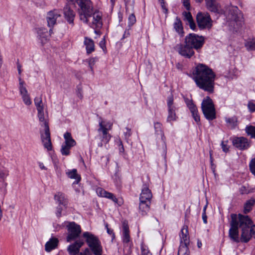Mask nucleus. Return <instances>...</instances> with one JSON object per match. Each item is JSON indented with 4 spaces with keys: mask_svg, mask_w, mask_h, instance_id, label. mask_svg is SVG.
<instances>
[{
    "mask_svg": "<svg viewBox=\"0 0 255 255\" xmlns=\"http://www.w3.org/2000/svg\"><path fill=\"white\" fill-rule=\"evenodd\" d=\"M154 126H155V128L156 129H157V128H160V123H156V124H155Z\"/></svg>",
    "mask_w": 255,
    "mask_h": 255,
    "instance_id": "63",
    "label": "nucleus"
},
{
    "mask_svg": "<svg viewBox=\"0 0 255 255\" xmlns=\"http://www.w3.org/2000/svg\"><path fill=\"white\" fill-rule=\"evenodd\" d=\"M96 192L99 196L110 199L114 202L117 203L118 199L112 193L108 192L101 188H98Z\"/></svg>",
    "mask_w": 255,
    "mask_h": 255,
    "instance_id": "25",
    "label": "nucleus"
},
{
    "mask_svg": "<svg viewBox=\"0 0 255 255\" xmlns=\"http://www.w3.org/2000/svg\"><path fill=\"white\" fill-rule=\"evenodd\" d=\"M100 44L101 47L102 48H103V47L104 46V45H105L104 42H103V41H101V42H100Z\"/></svg>",
    "mask_w": 255,
    "mask_h": 255,
    "instance_id": "64",
    "label": "nucleus"
},
{
    "mask_svg": "<svg viewBox=\"0 0 255 255\" xmlns=\"http://www.w3.org/2000/svg\"><path fill=\"white\" fill-rule=\"evenodd\" d=\"M246 131L248 134L250 135L252 137L255 138V127L254 126H249L246 128Z\"/></svg>",
    "mask_w": 255,
    "mask_h": 255,
    "instance_id": "41",
    "label": "nucleus"
},
{
    "mask_svg": "<svg viewBox=\"0 0 255 255\" xmlns=\"http://www.w3.org/2000/svg\"><path fill=\"white\" fill-rule=\"evenodd\" d=\"M84 242L83 240L78 239L75 243L70 245L67 250L70 255H92L90 250L86 249L83 253H80V248L84 245Z\"/></svg>",
    "mask_w": 255,
    "mask_h": 255,
    "instance_id": "7",
    "label": "nucleus"
},
{
    "mask_svg": "<svg viewBox=\"0 0 255 255\" xmlns=\"http://www.w3.org/2000/svg\"><path fill=\"white\" fill-rule=\"evenodd\" d=\"M245 46L248 51L255 50V38H249L245 43Z\"/></svg>",
    "mask_w": 255,
    "mask_h": 255,
    "instance_id": "34",
    "label": "nucleus"
},
{
    "mask_svg": "<svg viewBox=\"0 0 255 255\" xmlns=\"http://www.w3.org/2000/svg\"><path fill=\"white\" fill-rule=\"evenodd\" d=\"M129 35H130V33L129 31V29H126L124 35H123V38L128 37Z\"/></svg>",
    "mask_w": 255,
    "mask_h": 255,
    "instance_id": "57",
    "label": "nucleus"
},
{
    "mask_svg": "<svg viewBox=\"0 0 255 255\" xmlns=\"http://www.w3.org/2000/svg\"><path fill=\"white\" fill-rule=\"evenodd\" d=\"M76 3L79 6L78 13L80 20L88 23L94 12L92 2L91 0H76Z\"/></svg>",
    "mask_w": 255,
    "mask_h": 255,
    "instance_id": "2",
    "label": "nucleus"
},
{
    "mask_svg": "<svg viewBox=\"0 0 255 255\" xmlns=\"http://www.w3.org/2000/svg\"><path fill=\"white\" fill-rule=\"evenodd\" d=\"M205 38L202 36H199L194 33H190L186 36L185 43L190 46L193 49L198 50L203 45Z\"/></svg>",
    "mask_w": 255,
    "mask_h": 255,
    "instance_id": "6",
    "label": "nucleus"
},
{
    "mask_svg": "<svg viewBox=\"0 0 255 255\" xmlns=\"http://www.w3.org/2000/svg\"><path fill=\"white\" fill-rule=\"evenodd\" d=\"M126 130L127 131L126 132H125V136L126 137H128L131 133H130V129L128 128H126Z\"/></svg>",
    "mask_w": 255,
    "mask_h": 255,
    "instance_id": "55",
    "label": "nucleus"
},
{
    "mask_svg": "<svg viewBox=\"0 0 255 255\" xmlns=\"http://www.w3.org/2000/svg\"><path fill=\"white\" fill-rule=\"evenodd\" d=\"M160 4H161V6L162 8L165 10V12L167 13V9L165 7V3H164L163 0H161Z\"/></svg>",
    "mask_w": 255,
    "mask_h": 255,
    "instance_id": "56",
    "label": "nucleus"
},
{
    "mask_svg": "<svg viewBox=\"0 0 255 255\" xmlns=\"http://www.w3.org/2000/svg\"><path fill=\"white\" fill-rule=\"evenodd\" d=\"M123 242L124 243H128L130 241V236L129 234V229L128 223L126 221L123 222Z\"/></svg>",
    "mask_w": 255,
    "mask_h": 255,
    "instance_id": "29",
    "label": "nucleus"
},
{
    "mask_svg": "<svg viewBox=\"0 0 255 255\" xmlns=\"http://www.w3.org/2000/svg\"><path fill=\"white\" fill-rule=\"evenodd\" d=\"M139 212L142 216H144L147 214V213L149 210L151 202H146V201H144L142 200H139Z\"/></svg>",
    "mask_w": 255,
    "mask_h": 255,
    "instance_id": "26",
    "label": "nucleus"
},
{
    "mask_svg": "<svg viewBox=\"0 0 255 255\" xmlns=\"http://www.w3.org/2000/svg\"><path fill=\"white\" fill-rule=\"evenodd\" d=\"M239 226L242 229L241 240L243 242L247 243L251 238L250 228H252L253 222L248 216L239 215L238 221Z\"/></svg>",
    "mask_w": 255,
    "mask_h": 255,
    "instance_id": "3",
    "label": "nucleus"
},
{
    "mask_svg": "<svg viewBox=\"0 0 255 255\" xmlns=\"http://www.w3.org/2000/svg\"><path fill=\"white\" fill-rule=\"evenodd\" d=\"M206 6L210 11L219 13L221 11V8L217 1V0H206Z\"/></svg>",
    "mask_w": 255,
    "mask_h": 255,
    "instance_id": "23",
    "label": "nucleus"
},
{
    "mask_svg": "<svg viewBox=\"0 0 255 255\" xmlns=\"http://www.w3.org/2000/svg\"><path fill=\"white\" fill-rule=\"evenodd\" d=\"M162 148H163V152L164 154L166 153V145L165 141V137L163 135L162 136Z\"/></svg>",
    "mask_w": 255,
    "mask_h": 255,
    "instance_id": "51",
    "label": "nucleus"
},
{
    "mask_svg": "<svg viewBox=\"0 0 255 255\" xmlns=\"http://www.w3.org/2000/svg\"><path fill=\"white\" fill-rule=\"evenodd\" d=\"M180 244H184L185 245H189L190 241L188 236V227L184 226L181 230L180 234Z\"/></svg>",
    "mask_w": 255,
    "mask_h": 255,
    "instance_id": "24",
    "label": "nucleus"
},
{
    "mask_svg": "<svg viewBox=\"0 0 255 255\" xmlns=\"http://www.w3.org/2000/svg\"><path fill=\"white\" fill-rule=\"evenodd\" d=\"M89 25L93 28H99L102 26L101 14L99 12H93L92 17L89 18Z\"/></svg>",
    "mask_w": 255,
    "mask_h": 255,
    "instance_id": "19",
    "label": "nucleus"
},
{
    "mask_svg": "<svg viewBox=\"0 0 255 255\" xmlns=\"http://www.w3.org/2000/svg\"><path fill=\"white\" fill-rule=\"evenodd\" d=\"M61 17V12L58 9L49 11L47 14L46 20L49 27H53L56 23L58 18Z\"/></svg>",
    "mask_w": 255,
    "mask_h": 255,
    "instance_id": "15",
    "label": "nucleus"
},
{
    "mask_svg": "<svg viewBox=\"0 0 255 255\" xmlns=\"http://www.w3.org/2000/svg\"><path fill=\"white\" fill-rule=\"evenodd\" d=\"M21 66L19 64H17V69H18L19 74H20L21 72Z\"/></svg>",
    "mask_w": 255,
    "mask_h": 255,
    "instance_id": "62",
    "label": "nucleus"
},
{
    "mask_svg": "<svg viewBox=\"0 0 255 255\" xmlns=\"http://www.w3.org/2000/svg\"><path fill=\"white\" fill-rule=\"evenodd\" d=\"M228 143V140L223 141L221 143L222 150L225 152H227L229 151V146Z\"/></svg>",
    "mask_w": 255,
    "mask_h": 255,
    "instance_id": "45",
    "label": "nucleus"
},
{
    "mask_svg": "<svg viewBox=\"0 0 255 255\" xmlns=\"http://www.w3.org/2000/svg\"><path fill=\"white\" fill-rule=\"evenodd\" d=\"M198 25L200 29L210 28L212 21L207 13L199 12L196 16Z\"/></svg>",
    "mask_w": 255,
    "mask_h": 255,
    "instance_id": "10",
    "label": "nucleus"
},
{
    "mask_svg": "<svg viewBox=\"0 0 255 255\" xmlns=\"http://www.w3.org/2000/svg\"><path fill=\"white\" fill-rule=\"evenodd\" d=\"M185 102L192 113V116L194 120L197 124H199L200 120L196 106L193 104V101L191 100L186 99Z\"/></svg>",
    "mask_w": 255,
    "mask_h": 255,
    "instance_id": "21",
    "label": "nucleus"
},
{
    "mask_svg": "<svg viewBox=\"0 0 255 255\" xmlns=\"http://www.w3.org/2000/svg\"><path fill=\"white\" fill-rule=\"evenodd\" d=\"M83 236L93 254L95 255H102V248L97 237L88 232H84Z\"/></svg>",
    "mask_w": 255,
    "mask_h": 255,
    "instance_id": "4",
    "label": "nucleus"
},
{
    "mask_svg": "<svg viewBox=\"0 0 255 255\" xmlns=\"http://www.w3.org/2000/svg\"><path fill=\"white\" fill-rule=\"evenodd\" d=\"M249 167L252 173L255 175V158L251 160L249 164Z\"/></svg>",
    "mask_w": 255,
    "mask_h": 255,
    "instance_id": "43",
    "label": "nucleus"
},
{
    "mask_svg": "<svg viewBox=\"0 0 255 255\" xmlns=\"http://www.w3.org/2000/svg\"><path fill=\"white\" fill-rule=\"evenodd\" d=\"M106 228H107V232L110 235H113V236H114V234L113 233V230H111L108 227V225H106Z\"/></svg>",
    "mask_w": 255,
    "mask_h": 255,
    "instance_id": "60",
    "label": "nucleus"
},
{
    "mask_svg": "<svg viewBox=\"0 0 255 255\" xmlns=\"http://www.w3.org/2000/svg\"><path fill=\"white\" fill-rule=\"evenodd\" d=\"M188 24L189 25V26L192 29H194L196 27V24L194 22V21L193 20H192L191 21H189L188 22Z\"/></svg>",
    "mask_w": 255,
    "mask_h": 255,
    "instance_id": "54",
    "label": "nucleus"
},
{
    "mask_svg": "<svg viewBox=\"0 0 255 255\" xmlns=\"http://www.w3.org/2000/svg\"><path fill=\"white\" fill-rule=\"evenodd\" d=\"M19 91L22 96L23 101L26 105H30L31 104V100L29 95L28 94L27 91L24 86V82L22 81L20 77L19 78Z\"/></svg>",
    "mask_w": 255,
    "mask_h": 255,
    "instance_id": "20",
    "label": "nucleus"
},
{
    "mask_svg": "<svg viewBox=\"0 0 255 255\" xmlns=\"http://www.w3.org/2000/svg\"><path fill=\"white\" fill-rule=\"evenodd\" d=\"M183 14L184 16L185 19L188 22L191 21L193 20L190 12H184L183 13Z\"/></svg>",
    "mask_w": 255,
    "mask_h": 255,
    "instance_id": "47",
    "label": "nucleus"
},
{
    "mask_svg": "<svg viewBox=\"0 0 255 255\" xmlns=\"http://www.w3.org/2000/svg\"><path fill=\"white\" fill-rule=\"evenodd\" d=\"M131 253V250L130 247L128 248L127 253H126L124 255H130Z\"/></svg>",
    "mask_w": 255,
    "mask_h": 255,
    "instance_id": "61",
    "label": "nucleus"
},
{
    "mask_svg": "<svg viewBox=\"0 0 255 255\" xmlns=\"http://www.w3.org/2000/svg\"><path fill=\"white\" fill-rule=\"evenodd\" d=\"M248 108L250 112L255 111V104L252 102H249L248 105Z\"/></svg>",
    "mask_w": 255,
    "mask_h": 255,
    "instance_id": "49",
    "label": "nucleus"
},
{
    "mask_svg": "<svg viewBox=\"0 0 255 255\" xmlns=\"http://www.w3.org/2000/svg\"><path fill=\"white\" fill-rule=\"evenodd\" d=\"M55 200L58 203L59 205L65 206L67 203L64 194L62 193L58 192L54 196Z\"/></svg>",
    "mask_w": 255,
    "mask_h": 255,
    "instance_id": "35",
    "label": "nucleus"
},
{
    "mask_svg": "<svg viewBox=\"0 0 255 255\" xmlns=\"http://www.w3.org/2000/svg\"><path fill=\"white\" fill-rule=\"evenodd\" d=\"M64 14L66 19L69 23H72L75 17V13L74 11L68 6H66L64 8Z\"/></svg>",
    "mask_w": 255,
    "mask_h": 255,
    "instance_id": "28",
    "label": "nucleus"
},
{
    "mask_svg": "<svg viewBox=\"0 0 255 255\" xmlns=\"http://www.w3.org/2000/svg\"><path fill=\"white\" fill-rule=\"evenodd\" d=\"M226 122L227 126L231 128H234L237 125V119L235 117L226 118Z\"/></svg>",
    "mask_w": 255,
    "mask_h": 255,
    "instance_id": "37",
    "label": "nucleus"
},
{
    "mask_svg": "<svg viewBox=\"0 0 255 255\" xmlns=\"http://www.w3.org/2000/svg\"><path fill=\"white\" fill-rule=\"evenodd\" d=\"M128 21L129 26H131L136 21L135 15L133 14H131L128 17Z\"/></svg>",
    "mask_w": 255,
    "mask_h": 255,
    "instance_id": "44",
    "label": "nucleus"
},
{
    "mask_svg": "<svg viewBox=\"0 0 255 255\" xmlns=\"http://www.w3.org/2000/svg\"><path fill=\"white\" fill-rule=\"evenodd\" d=\"M201 108L205 117L209 121L216 118V111L212 99L206 97L202 103Z\"/></svg>",
    "mask_w": 255,
    "mask_h": 255,
    "instance_id": "5",
    "label": "nucleus"
},
{
    "mask_svg": "<svg viewBox=\"0 0 255 255\" xmlns=\"http://www.w3.org/2000/svg\"><path fill=\"white\" fill-rule=\"evenodd\" d=\"M59 241L56 238H52L48 241L45 245V251L47 252L51 251L52 250L55 249L58 246Z\"/></svg>",
    "mask_w": 255,
    "mask_h": 255,
    "instance_id": "27",
    "label": "nucleus"
},
{
    "mask_svg": "<svg viewBox=\"0 0 255 255\" xmlns=\"http://www.w3.org/2000/svg\"><path fill=\"white\" fill-rule=\"evenodd\" d=\"M177 48L181 55L187 58H190L194 54L193 49L190 46L187 45V43L178 45Z\"/></svg>",
    "mask_w": 255,
    "mask_h": 255,
    "instance_id": "17",
    "label": "nucleus"
},
{
    "mask_svg": "<svg viewBox=\"0 0 255 255\" xmlns=\"http://www.w3.org/2000/svg\"><path fill=\"white\" fill-rule=\"evenodd\" d=\"M255 204V200L254 198H251L250 200L246 201L244 205V212L245 214L249 213L252 210L253 207Z\"/></svg>",
    "mask_w": 255,
    "mask_h": 255,
    "instance_id": "33",
    "label": "nucleus"
},
{
    "mask_svg": "<svg viewBox=\"0 0 255 255\" xmlns=\"http://www.w3.org/2000/svg\"><path fill=\"white\" fill-rule=\"evenodd\" d=\"M34 104L37 111L44 109V105L42 104V99L41 98H35L34 99Z\"/></svg>",
    "mask_w": 255,
    "mask_h": 255,
    "instance_id": "40",
    "label": "nucleus"
},
{
    "mask_svg": "<svg viewBox=\"0 0 255 255\" xmlns=\"http://www.w3.org/2000/svg\"><path fill=\"white\" fill-rule=\"evenodd\" d=\"M232 142L236 147L240 150L247 149L250 146V143L248 140L244 137H237L233 139Z\"/></svg>",
    "mask_w": 255,
    "mask_h": 255,
    "instance_id": "18",
    "label": "nucleus"
},
{
    "mask_svg": "<svg viewBox=\"0 0 255 255\" xmlns=\"http://www.w3.org/2000/svg\"><path fill=\"white\" fill-rule=\"evenodd\" d=\"M229 18L235 21L237 25L240 26L243 23V16L241 11L236 6H230L228 8Z\"/></svg>",
    "mask_w": 255,
    "mask_h": 255,
    "instance_id": "11",
    "label": "nucleus"
},
{
    "mask_svg": "<svg viewBox=\"0 0 255 255\" xmlns=\"http://www.w3.org/2000/svg\"><path fill=\"white\" fill-rule=\"evenodd\" d=\"M51 31L52 29L50 28L49 30V34H51ZM37 33L39 37L41 38H46L49 35L47 30L44 28H38L37 30Z\"/></svg>",
    "mask_w": 255,
    "mask_h": 255,
    "instance_id": "38",
    "label": "nucleus"
},
{
    "mask_svg": "<svg viewBox=\"0 0 255 255\" xmlns=\"http://www.w3.org/2000/svg\"><path fill=\"white\" fill-rule=\"evenodd\" d=\"M41 138L44 147L48 151L52 150V146L50 139V133L49 126L46 125L44 133L41 132Z\"/></svg>",
    "mask_w": 255,
    "mask_h": 255,
    "instance_id": "14",
    "label": "nucleus"
},
{
    "mask_svg": "<svg viewBox=\"0 0 255 255\" xmlns=\"http://www.w3.org/2000/svg\"><path fill=\"white\" fill-rule=\"evenodd\" d=\"M194 80L200 89L212 93L214 91L216 75L207 66L199 64L193 72Z\"/></svg>",
    "mask_w": 255,
    "mask_h": 255,
    "instance_id": "1",
    "label": "nucleus"
},
{
    "mask_svg": "<svg viewBox=\"0 0 255 255\" xmlns=\"http://www.w3.org/2000/svg\"><path fill=\"white\" fill-rule=\"evenodd\" d=\"M97 61V58H91L86 60L88 63L89 66L92 71H93V66Z\"/></svg>",
    "mask_w": 255,
    "mask_h": 255,
    "instance_id": "42",
    "label": "nucleus"
},
{
    "mask_svg": "<svg viewBox=\"0 0 255 255\" xmlns=\"http://www.w3.org/2000/svg\"><path fill=\"white\" fill-rule=\"evenodd\" d=\"M141 255H151V253L149 251L147 248L143 245L141 246Z\"/></svg>",
    "mask_w": 255,
    "mask_h": 255,
    "instance_id": "46",
    "label": "nucleus"
},
{
    "mask_svg": "<svg viewBox=\"0 0 255 255\" xmlns=\"http://www.w3.org/2000/svg\"><path fill=\"white\" fill-rule=\"evenodd\" d=\"M173 25L175 31L178 33V34H181L182 36V34L183 33V26L181 21L178 17H176L174 22Z\"/></svg>",
    "mask_w": 255,
    "mask_h": 255,
    "instance_id": "32",
    "label": "nucleus"
},
{
    "mask_svg": "<svg viewBox=\"0 0 255 255\" xmlns=\"http://www.w3.org/2000/svg\"><path fill=\"white\" fill-rule=\"evenodd\" d=\"M68 234L67 237V241L68 242L75 240L79 236L81 233L80 225L74 222H71L67 226Z\"/></svg>",
    "mask_w": 255,
    "mask_h": 255,
    "instance_id": "12",
    "label": "nucleus"
},
{
    "mask_svg": "<svg viewBox=\"0 0 255 255\" xmlns=\"http://www.w3.org/2000/svg\"><path fill=\"white\" fill-rule=\"evenodd\" d=\"M152 197V194L148 187L146 185H143L140 195L139 200L151 202Z\"/></svg>",
    "mask_w": 255,
    "mask_h": 255,
    "instance_id": "22",
    "label": "nucleus"
},
{
    "mask_svg": "<svg viewBox=\"0 0 255 255\" xmlns=\"http://www.w3.org/2000/svg\"><path fill=\"white\" fill-rule=\"evenodd\" d=\"M202 219H203L204 223L205 224H206L207 222V216L206 215V213H203V214H202Z\"/></svg>",
    "mask_w": 255,
    "mask_h": 255,
    "instance_id": "58",
    "label": "nucleus"
},
{
    "mask_svg": "<svg viewBox=\"0 0 255 255\" xmlns=\"http://www.w3.org/2000/svg\"><path fill=\"white\" fill-rule=\"evenodd\" d=\"M38 111V117L39 119V120L40 122L42 123V124L44 125V129H45V126L47 125L48 126V123L46 121V120L45 118L44 117V109H42V110L37 111Z\"/></svg>",
    "mask_w": 255,
    "mask_h": 255,
    "instance_id": "39",
    "label": "nucleus"
},
{
    "mask_svg": "<svg viewBox=\"0 0 255 255\" xmlns=\"http://www.w3.org/2000/svg\"><path fill=\"white\" fill-rule=\"evenodd\" d=\"M126 8L132 7L133 5V0H124Z\"/></svg>",
    "mask_w": 255,
    "mask_h": 255,
    "instance_id": "48",
    "label": "nucleus"
},
{
    "mask_svg": "<svg viewBox=\"0 0 255 255\" xmlns=\"http://www.w3.org/2000/svg\"><path fill=\"white\" fill-rule=\"evenodd\" d=\"M62 210V208L61 206H59L57 208V211L56 212V215L57 217H59L61 215V211Z\"/></svg>",
    "mask_w": 255,
    "mask_h": 255,
    "instance_id": "53",
    "label": "nucleus"
},
{
    "mask_svg": "<svg viewBox=\"0 0 255 255\" xmlns=\"http://www.w3.org/2000/svg\"><path fill=\"white\" fill-rule=\"evenodd\" d=\"M8 174L4 171H0V178L2 180H4L7 177Z\"/></svg>",
    "mask_w": 255,
    "mask_h": 255,
    "instance_id": "52",
    "label": "nucleus"
},
{
    "mask_svg": "<svg viewBox=\"0 0 255 255\" xmlns=\"http://www.w3.org/2000/svg\"><path fill=\"white\" fill-rule=\"evenodd\" d=\"M112 123L110 122H106L101 120L99 121V128L98 131H102L103 133V140L108 142L111 138V136L108 134V131L111 129Z\"/></svg>",
    "mask_w": 255,
    "mask_h": 255,
    "instance_id": "13",
    "label": "nucleus"
},
{
    "mask_svg": "<svg viewBox=\"0 0 255 255\" xmlns=\"http://www.w3.org/2000/svg\"><path fill=\"white\" fill-rule=\"evenodd\" d=\"M63 136L65 141L61 146L60 151L63 155L67 156L70 154V149L76 144V142L69 132H66Z\"/></svg>",
    "mask_w": 255,
    "mask_h": 255,
    "instance_id": "8",
    "label": "nucleus"
},
{
    "mask_svg": "<svg viewBox=\"0 0 255 255\" xmlns=\"http://www.w3.org/2000/svg\"><path fill=\"white\" fill-rule=\"evenodd\" d=\"M182 3L187 10L190 9V4L189 0H182Z\"/></svg>",
    "mask_w": 255,
    "mask_h": 255,
    "instance_id": "50",
    "label": "nucleus"
},
{
    "mask_svg": "<svg viewBox=\"0 0 255 255\" xmlns=\"http://www.w3.org/2000/svg\"><path fill=\"white\" fill-rule=\"evenodd\" d=\"M232 221L231 222V228L229 232V236L233 241L239 243L240 242L239 234V224L236 219L237 216L235 214L231 215Z\"/></svg>",
    "mask_w": 255,
    "mask_h": 255,
    "instance_id": "9",
    "label": "nucleus"
},
{
    "mask_svg": "<svg viewBox=\"0 0 255 255\" xmlns=\"http://www.w3.org/2000/svg\"><path fill=\"white\" fill-rule=\"evenodd\" d=\"M39 168L42 170H46V168L45 166L43 165V164L41 162H39L38 163Z\"/></svg>",
    "mask_w": 255,
    "mask_h": 255,
    "instance_id": "59",
    "label": "nucleus"
},
{
    "mask_svg": "<svg viewBox=\"0 0 255 255\" xmlns=\"http://www.w3.org/2000/svg\"><path fill=\"white\" fill-rule=\"evenodd\" d=\"M168 116L167 121L172 122L176 120V116L175 113L176 108L173 105V97L170 96L167 99Z\"/></svg>",
    "mask_w": 255,
    "mask_h": 255,
    "instance_id": "16",
    "label": "nucleus"
},
{
    "mask_svg": "<svg viewBox=\"0 0 255 255\" xmlns=\"http://www.w3.org/2000/svg\"><path fill=\"white\" fill-rule=\"evenodd\" d=\"M189 245L180 244L178 252V255H190V252L188 249Z\"/></svg>",
    "mask_w": 255,
    "mask_h": 255,
    "instance_id": "36",
    "label": "nucleus"
},
{
    "mask_svg": "<svg viewBox=\"0 0 255 255\" xmlns=\"http://www.w3.org/2000/svg\"><path fill=\"white\" fill-rule=\"evenodd\" d=\"M84 44L86 46L87 54H90L95 50L94 42L92 39L85 37Z\"/></svg>",
    "mask_w": 255,
    "mask_h": 255,
    "instance_id": "30",
    "label": "nucleus"
},
{
    "mask_svg": "<svg viewBox=\"0 0 255 255\" xmlns=\"http://www.w3.org/2000/svg\"><path fill=\"white\" fill-rule=\"evenodd\" d=\"M66 174L69 178L75 179L74 182L75 183H78L81 180L80 175L77 173V170L75 169L68 170L66 172Z\"/></svg>",
    "mask_w": 255,
    "mask_h": 255,
    "instance_id": "31",
    "label": "nucleus"
}]
</instances>
